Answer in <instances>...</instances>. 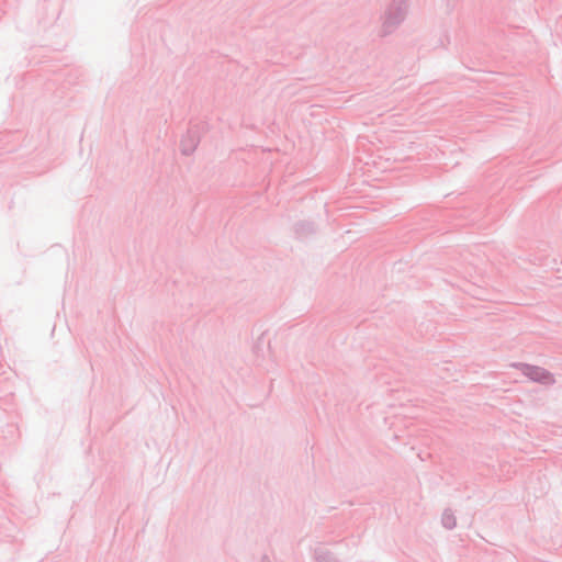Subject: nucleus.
Listing matches in <instances>:
<instances>
[{
    "label": "nucleus",
    "mask_w": 562,
    "mask_h": 562,
    "mask_svg": "<svg viewBox=\"0 0 562 562\" xmlns=\"http://www.w3.org/2000/svg\"><path fill=\"white\" fill-rule=\"evenodd\" d=\"M527 375L535 381H539V382H543V383H548V382L552 381L550 374L540 368H529L527 371Z\"/></svg>",
    "instance_id": "1"
}]
</instances>
